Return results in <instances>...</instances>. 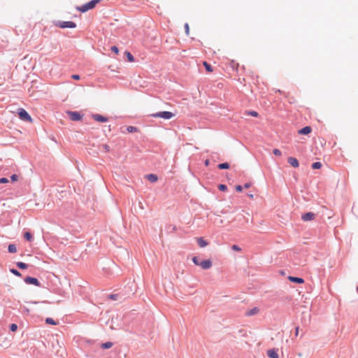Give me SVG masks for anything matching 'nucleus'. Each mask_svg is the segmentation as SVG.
Listing matches in <instances>:
<instances>
[{
	"mask_svg": "<svg viewBox=\"0 0 358 358\" xmlns=\"http://www.w3.org/2000/svg\"><path fill=\"white\" fill-rule=\"evenodd\" d=\"M101 1V0H92L80 7H77V10L82 13L87 12V10L94 8Z\"/></svg>",
	"mask_w": 358,
	"mask_h": 358,
	"instance_id": "obj_1",
	"label": "nucleus"
},
{
	"mask_svg": "<svg viewBox=\"0 0 358 358\" xmlns=\"http://www.w3.org/2000/svg\"><path fill=\"white\" fill-rule=\"evenodd\" d=\"M154 117H160L166 120H169L175 116V115L169 111L159 112L152 115Z\"/></svg>",
	"mask_w": 358,
	"mask_h": 358,
	"instance_id": "obj_2",
	"label": "nucleus"
},
{
	"mask_svg": "<svg viewBox=\"0 0 358 358\" xmlns=\"http://www.w3.org/2000/svg\"><path fill=\"white\" fill-rule=\"evenodd\" d=\"M18 115L22 120L32 122L33 120L24 108L18 109Z\"/></svg>",
	"mask_w": 358,
	"mask_h": 358,
	"instance_id": "obj_3",
	"label": "nucleus"
},
{
	"mask_svg": "<svg viewBox=\"0 0 358 358\" xmlns=\"http://www.w3.org/2000/svg\"><path fill=\"white\" fill-rule=\"evenodd\" d=\"M66 113L72 121L81 120L83 117V114L78 111H67Z\"/></svg>",
	"mask_w": 358,
	"mask_h": 358,
	"instance_id": "obj_4",
	"label": "nucleus"
},
{
	"mask_svg": "<svg viewBox=\"0 0 358 358\" xmlns=\"http://www.w3.org/2000/svg\"><path fill=\"white\" fill-rule=\"evenodd\" d=\"M24 282L27 284H31V285H34L38 286V287H39L41 285V284H40L39 281L38 280V279H36L35 278H33V277H27L24 279Z\"/></svg>",
	"mask_w": 358,
	"mask_h": 358,
	"instance_id": "obj_5",
	"label": "nucleus"
},
{
	"mask_svg": "<svg viewBox=\"0 0 358 358\" xmlns=\"http://www.w3.org/2000/svg\"><path fill=\"white\" fill-rule=\"evenodd\" d=\"M61 28H75L76 27V23L71 21L62 22L59 23Z\"/></svg>",
	"mask_w": 358,
	"mask_h": 358,
	"instance_id": "obj_6",
	"label": "nucleus"
},
{
	"mask_svg": "<svg viewBox=\"0 0 358 358\" xmlns=\"http://www.w3.org/2000/svg\"><path fill=\"white\" fill-rule=\"evenodd\" d=\"M199 266L205 270L208 269L212 266V262L210 259L203 260L199 264Z\"/></svg>",
	"mask_w": 358,
	"mask_h": 358,
	"instance_id": "obj_7",
	"label": "nucleus"
},
{
	"mask_svg": "<svg viewBox=\"0 0 358 358\" xmlns=\"http://www.w3.org/2000/svg\"><path fill=\"white\" fill-rule=\"evenodd\" d=\"M315 215L313 213H307L302 215V220L305 222L311 221L315 219Z\"/></svg>",
	"mask_w": 358,
	"mask_h": 358,
	"instance_id": "obj_8",
	"label": "nucleus"
},
{
	"mask_svg": "<svg viewBox=\"0 0 358 358\" xmlns=\"http://www.w3.org/2000/svg\"><path fill=\"white\" fill-rule=\"evenodd\" d=\"M92 118L97 122H106L108 121V118L100 115V114H94L92 115Z\"/></svg>",
	"mask_w": 358,
	"mask_h": 358,
	"instance_id": "obj_9",
	"label": "nucleus"
},
{
	"mask_svg": "<svg viewBox=\"0 0 358 358\" xmlns=\"http://www.w3.org/2000/svg\"><path fill=\"white\" fill-rule=\"evenodd\" d=\"M287 162L292 166H293L294 168H297L299 166V163L295 157H288Z\"/></svg>",
	"mask_w": 358,
	"mask_h": 358,
	"instance_id": "obj_10",
	"label": "nucleus"
},
{
	"mask_svg": "<svg viewBox=\"0 0 358 358\" xmlns=\"http://www.w3.org/2000/svg\"><path fill=\"white\" fill-rule=\"evenodd\" d=\"M312 131V129L309 126H306L299 131V134L307 135L309 134Z\"/></svg>",
	"mask_w": 358,
	"mask_h": 358,
	"instance_id": "obj_11",
	"label": "nucleus"
},
{
	"mask_svg": "<svg viewBox=\"0 0 358 358\" xmlns=\"http://www.w3.org/2000/svg\"><path fill=\"white\" fill-rule=\"evenodd\" d=\"M197 243L199 247L204 248L208 245V243L203 239L202 237H199L196 238Z\"/></svg>",
	"mask_w": 358,
	"mask_h": 358,
	"instance_id": "obj_12",
	"label": "nucleus"
},
{
	"mask_svg": "<svg viewBox=\"0 0 358 358\" xmlns=\"http://www.w3.org/2000/svg\"><path fill=\"white\" fill-rule=\"evenodd\" d=\"M267 355L270 358H278V354L275 349H270L267 351Z\"/></svg>",
	"mask_w": 358,
	"mask_h": 358,
	"instance_id": "obj_13",
	"label": "nucleus"
},
{
	"mask_svg": "<svg viewBox=\"0 0 358 358\" xmlns=\"http://www.w3.org/2000/svg\"><path fill=\"white\" fill-rule=\"evenodd\" d=\"M288 279H289L291 282H296V283H299V284H301V283H303V282H304L303 279V278H301L289 276Z\"/></svg>",
	"mask_w": 358,
	"mask_h": 358,
	"instance_id": "obj_14",
	"label": "nucleus"
},
{
	"mask_svg": "<svg viewBox=\"0 0 358 358\" xmlns=\"http://www.w3.org/2000/svg\"><path fill=\"white\" fill-rule=\"evenodd\" d=\"M259 311V309L257 307H255L246 312V315L248 316H252L257 314Z\"/></svg>",
	"mask_w": 358,
	"mask_h": 358,
	"instance_id": "obj_15",
	"label": "nucleus"
},
{
	"mask_svg": "<svg viewBox=\"0 0 358 358\" xmlns=\"http://www.w3.org/2000/svg\"><path fill=\"white\" fill-rule=\"evenodd\" d=\"M146 177L152 182H155L158 180L157 176L155 174H149Z\"/></svg>",
	"mask_w": 358,
	"mask_h": 358,
	"instance_id": "obj_16",
	"label": "nucleus"
},
{
	"mask_svg": "<svg viewBox=\"0 0 358 358\" xmlns=\"http://www.w3.org/2000/svg\"><path fill=\"white\" fill-rule=\"evenodd\" d=\"M203 65L204 66L206 70L208 72V73H212L213 71V69L212 68V66H210V64H208L207 62H203Z\"/></svg>",
	"mask_w": 358,
	"mask_h": 358,
	"instance_id": "obj_17",
	"label": "nucleus"
},
{
	"mask_svg": "<svg viewBox=\"0 0 358 358\" xmlns=\"http://www.w3.org/2000/svg\"><path fill=\"white\" fill-rule=\"evenodd\" d=\"M8 250L10 253H15L17 252L16 246L14 244H10L8 247Z\"/></svg>",
	"mask_w": 358,
	"mask_h": 358,
	"instance_id": "obj_18",
	"label": "nucleus"
},
{
	"mask_svg": "<svg viewBox=\"0 0 358 358\" xmlns=\"http://www.w3.org/2000/svg\"><path fill=\"white\" fill-rule=\"evenodd\" d=\"M16 264H17V266L20 269H26L28 267V265L27 264H25L24 262H17Z\"/></svg>",
	"mask_w": 358,
	"mask_h": 358,
	"instance_id": "obj_19",
	"label": "nucleus"
},
{
	"mask_svg": "<svg viewBox=\"0 0 358 358\" xmlns=\"http://www.w3.org/2000/svg\"><path fill=\"white\" fill-rule=\"evenodd\" d=\"M127 130L129 133H134V132H137L138 131V128H136L135 127H133V126H129L127 128Z\"/></svg>",
	"mask_w": 358,
	"mask_h": 358,
	"instance_id": "obj_20",
	"label": "nucleus"
},
{
	"mask_svg": "<svg viewBox=\"0 0 358 358\" xmlns=\"http://www.w3.org/2000/svg\"><path fill=\"white\" fill-rule=\"evenodd\" d=\"M218 168L220 169H227L229 168V164L228 163H222L218 165Z\"/></svg>",
	"mask_w": 358,
	"mask_h": 358,
	"instance_id": "obj_21",
	"label": "nucleus"
},
{
	"mask_svg": "<svg viewBox=\"0 0 358 358\" xmlns=\"http://www.w3.org/2000/svg\"><path fill=\"white\" fill-rule=\"evenodd\" d=\"M45 322L48 324L56 325L57 322L52 318L48 317L45 320Z\"/></svg>",
	"mask_w": 358,
	"mask_h": 358,
	"instance_id": "obj_22",
	"label": "nucleus"
},
{
	"mask_svg": "<svg viewBox=\"0 0 358 358\" xmlns=\"http://www.w3.org/2000/svg\"><path fill=\"white\" fill-rule=\"evenodd\" d=\"M113 345V343L111 342H106L101 345L102 348L103 349H108L111 348Z\"/></svg>",
	"mask_w": 358,
	"mask_h": 358,
	"instance_id": "obj_23",
	"label": "nucleus"
},
{
	"mask_svg": "<svg viewBox=\"0 0 358 358\" xmlns=\"http://www.w3.org/2000/svg\"><path fill=\"white\" fill-rule=\"evenodd\" d=\"M125 54L127 55V57L129 62H132L134 61V58L133 55L129 52L127 51L125 52Z\"/></svg>",
	"mask_w": 358,
	"mask_h": 358,
	"instance_id": "obj_24",
	"label": "nucleus"
},
{
	"mask_svg": "<svg viewBox=\"0 0 358 358\" xmlns=\"http://www.w3.org/2000/svg\"><path fill=\"white\" fill-rule=\"evenodd\" d=\"M24 236L29 241H31L33 238L32 235L29 232H25Z\"/></svg>",
	"mask_w": 358,
	"mask_h": 358,
	"instance_id": "obj_25",
	"label": "nucleus"
},
{
	"mask_svg": "<svg viewBox=\"0 0 358 358\" xmlns=\"http://www.w3.org/2000/svg\"><path fill=\"white\" fill-rule=\"evenodd\" d=\"M322 167V164L320 162H315L312 164V168L313 169H318Z\"/></svg>",
	"mask_w": 358,
	"mask_h": 358,
	"instance_id": "obj_26",
	"label": "nucleus"
},
{
	"mask_svg": "<svg viewBox=\"0 0 358 358\" xmlns=\"http://www.w3.org/2000/svg\"><path fill=\"white\" fill-rule=\"evenodd\" d=\"M246 114L249 115H251L252 117H258V115H259L258 113L256 112V111H254V110H252V111H247Z\"/></svg>",
	"mask_w": 358,
	"mask_h": 358,
	"instance_id": "obj_27",
	"label": "nucleus"
},
{
	"mask_svg": "<svg viewBox=\"0 0 358 358\" xmlns=\"http://www.w3.org/2000/svg\"><path fill=\"white\" fill-rule=\"evenodd\" d=\"M192 262H194V264L196 266H199V264L201 263V261H200L199 258L197 257H194L192 258Z\"/></svg>",
	"mask_w": 358,
	"mask_h": 358,
	"instance_id": "obj_28",
	"label": "nucleus"
},
{
	"mask_svg": "<svg viewBox=\"0 0 358 358\" xmlns=\"http://www.w3.org/2000/svg\"><path fill=\"white\" fill-rule=\"evenodd\" d=\"M218 189L220 191H226L227 189V187L225 185L221 184L218 185Z\"/></svg>",
	"mask_w": 358,
	"mask_h": 358,
	"instance_id": "obj_29",
	"label": "nucleus"
},
{
	"mask_svg": "<svg viewBox=\"0 0 358 358\" xmlns=\"http://www.w3.org/2000/svg\"><path fill=\"white\" fill-rule=\"evenodd\" d=\"M10 271L13 273L14 275H17V276H21V273L17 271L16 269H14V268H11L10 270Z\"/></svg>",
	"mask_w": 358,
	"mask_h": 358,
	"instance_id": "obj_30",
	"label": "nucleus"
},
{
	"mask_svg": "<svg viewBox=\"0 0 358 358\" xmlns=\"http://www.w3.org/2000/svg\"><path fill=\"white\" fill-rule=\"evenodd\" d=\"M10 329L12 331H15L17 329V325L16 324H12L10 327Z\"/></svg>",
	"mask_w": 358,
	"mask_h": 358,
	"instance_id": "obj_31",
	"label": "nucleus"
},
{
	"mask_svg": "<svg viewBox=\"0 0 358 358\" xmlns=\"http://www.w3.org/2000/svg\"><path fill=\"white\" fill-rule=\"evenodd\" d=\"M273 153L276 156H280L281 155V151L278 149H274L273 150Z\"/></svg>",
	"mask_w": 358,
	"mask_h": 358,
	"instance_id": "obj_32",
	"label": "nucleus"
},
{
	"mask_svg": "<svg viewBox=\"0 0 358 358\" xmlns=\"http://www.w3.org/2000/svg\"><path fill=\"white\" fill-rule=\"evenodd\" d=\"M10 179L13 182H15L18 180V176L16 174H13L11 176Z\"/></svg>",
	"mask_w": 358,
	"mask_h": 358,
	"instance_id": "obj_33",
	"label": "nucleus"
},
{
	"mask_svg": "<svg viewBox=\"0 0 358 358\" xmlns=\"http://www.w3.org/2000/svg\"><path fill=\"white\" fill-rule=\"evenodd\" d=\"M232 250H234V251H237V252H239L241 251V248H239V246H238L237 245H233L232 247H231Z\"/></svg>",
	"mask_w": 358,
	"mask_h": 358,
	"instance_id": "obj_34",
	"label": "nucleus"
},
{
	"mask_svg": "<svg viewBox=\"0 0 358 358\" xmlns=\"http://www.w3.org/2000/svg\"><path fill=\"white\" fill-rule=\"evenodd\" d=\"M185 33L187 35H189V24L187 23H186L185 24Z\"/></svg>",
	"mask_w": 358,
	"mask_h": 358,
	"instance_id": "obj_35",
	"label": "nucleus"
},
{
	"mask_svg": "<svg viewBox=\"0 0 358 358\" xmlns=\"http://www.w3.org/2000/svg\"><path fill=\"white\" fill-rule=\"evenodd\" d=\"M111 50L113 52H114L116 55H117L119 53V50H118L117 47H116V46L111 47Z\"/></svg>",
	"mask_w": 358,
	"mask_h": 358,
	"instance_id": "obj_36",
	"label": "nucleus"
},
{
	"mask_svg": "<svg viewBox=\"0 0 358 358\" xmlns=\"http://www.w3.org/2000/svg\"><path fill=\"white\" fill-rule=\"evenodd\" d=\"M7 182H8V180L6 178H0V184L7 183Z\"/></svg>",
	"mask_w": 358,
	"mask_h": 358,
	"instance_id": "obj_37",
	"label": "nucleus"
},
{
	"mask_svg": "<svg viewBox=\"0 0 358 358\" xmlns=\"http://www.w3.org/2000/svg\"><path fill=\"white\" fill-rule=\"evenodd\" d=\"M236 191L238 192H242L243 190V187L241 185H236Z\"/></svg>",
	"mask_w": 358,
	"mask_h": 358,
	"instance_id": "obj_38",
	"label": "nucleus"
},
{
	"mask_svg": "<svg viewBox=\"0 0 358 358\" xmlns=\"http://www.w3.org/2000/svg\"><path fill=\"white\" fill-rule=\"evenodd\" d=\"M71 77L74 80H79L80 79V76L77 75V74H73V75H72Z\"/></svg>",
	"mask_w": 358,
	"mask_h": 358,
	"instance_id": "obj_39",
	"label": "nucleus"
},
{
	"mask_svg": "<svg viewBox=\"0 0 358 358\" xmlns=\"http://www.w3.org/2000/svg\"><path fill=\"white\" fill-rule=\"evenodd\" d=\"M103 148H104V150H105L106 151L108 152V151L110 150L109 145H108L105 144V145H103Z\"/></svg>",
	"mask_w": 358,
	"mask_h": 358,
	"instance_id": "obj_40",
	"label": "nucleus"
},
{
	"mask_svg": "<svg viewBox=\"0 0 358 358\" xmlns=\"http://www.w3.org/2000/svg\"><path fill=\"white\" fill-rule=\"evenodd\" d=\"M299 328L298 327H296V329H295V335L296 336H298V334H299Z\"/></svg>",
	"mask_w": 358,
	"mask_h": 358,
	"instance_id": "obj_41",
	"label": "nucleus"
},
{
	"mask_svg": "<svg viewBox=\"0 0 358 358\" xmlns=\"http://www.w3.org/2000/svg\"><path fill=\"white\" fill-rule=\"evenodd\" d=\"M250 187V183H245V184L244 185V187H245V188H246V189H247V188H249Z\"/></svg>",
	"mask_w": 358,
	"mask_h": 358,
	"instance_id": "obj_42",
	"label": "nucleus"
},
{
	"mask_svg": "<svg viewBox=\"0 0 358 358\" xmlns=\"http://www.w3.org/2000/svg\"><path fill=\"white\" fill-rule=\"evenodd\" d=\"M205 164H206V166H208V165L209 164V161H208V159H207V160H206V162H205Z\"/></svg>",
	"mask_w": 358,
	"mask_h": 358,
	"instance_id": "obj_43",
	"label": "nucleus"
},
{
	"mask_svg": "<svg viewBox=\"0 0 358 358\" xmlns=\"http://www.w3.org/2000/svg\"><path fill=\"white\" fill-rule=\"evenodd\" d=\"M111 298L114 299H115L114 295H111Z\"/></svg>",
	"mask_w": 358,
	"mask_h": 358,
	"instance_id": "obj_44",
	"label": "nucleus"
},
{
	"mask_svg": "<svg viewBox=\"0 0 358 358\" xmlns=\"http://www.w3.org/2000/svg\"><path fill=\"white\" fill-rule=\"evenodd\" d=\"M250 197L252 198L253 195L252 194H250Z\"/></svg>",
	"mask_w": 358,
	"mask_h": 358,
	"instance_id": "obj_45",
	"label": "nucleus"
},
{
	"mask_svg": "<svg viewBox=\"0 0 358 358\" xmlns=\"http://www.w3.org/2000/svg\"><path fill=\"white\" fill-rule=\"evenodd\" d=\"M357 290H358V287H357Z\"/></svg>",
	"mask_w": 358,
	"mask_h": 358,
	"instance_id": "obj_46",
	"label": "nucleus"
}]
</instances>
